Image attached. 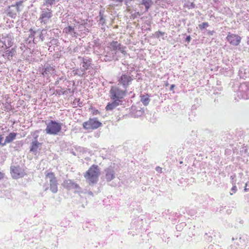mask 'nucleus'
Here are the masks:
<instances>
[{
	"label": "nucleus",
	"instance_id": "nucleus-1",
	"mask_svg": "<svg viewBox=\"0 0 249 249\" xmlns=\"http://www.w3.org/2000/svg\"><path fill=\"white\" fill-rule=\"evenodd\" d=\"M127 93L126 89H122L116 85L111 86L109 91V97L111 102L108 103L106 106V110L112 111L118 106L122 105Z\"/></svg>",
	"mask_w": 249,
	"mask_h": 249
},
{
	"label": "nucleus",
	"instance_id": "nucleus-2",
	"mask_svg": "<svg viewBox=\"0 0 249 249\" xmlns=\"http://www.w3.org/2000/svg\"><path fill=\"white\" fill-rule=\"evenodd\" d=\"M63 125V124L57 120H51L46 123L45 132L50 135H60L62 132Z\"/></svg>",
	"mask_w": 249,
	"mask_h": 249
},
{
	"label": "nucleus",
	"instance_id": "nucleus-3",
	"mask_svg": "<svg viewBox=\"0 0 249 249\" xmlns=\"http://www.w3.org/2000/svg\"><path fill=\"white\" fill-rule=\"evenodd\" d=\"M99 174V167L95 164L91 166L86 172L85 177L90 186H93L98 182Z\"/></svg>",
	"mask_w": 249,
	"mask_h": 249
},
{
	"label": "nucleus",
	"instance_id": "nucleus-4",
	"mask_svg": "<svg viewBox=\"0 0 249 249\" xmlns=\"http://www.w3.org/2000/svg\"><path fill=\"white\" fill-rule=\"evenodd\" d=\"M23 0L16 1L14 4L8 6L6 10L7 15L12 18H16L17 13L21 12L24 8Z\"/></svg>",
	"mask_w": 249,
	"mask_h": 249
},
{
	"label": "nucleus",
	"instance_id": "nucleus-5",
	"mask_svg": "<svg viewBox=\"0 0 249 249\" xmlns=\"http://www.w3.org/2000/svg\"><path fill=\"white\" fill-rule=\"evenodd\" d=\"M45 179H49V186H44V191H47L50 188V191L53 193H56L58 191V183L57 178L53 172L47 173L45 175Z\"/></svg>",
	"mask_w": 249,
	"mask_h": 249
},
{
	"label": "nucleus",
	"instance_id": "nucleus-6",
	"mask_svg": "<svg viewBox=\"0 0 249 249\" xmlns=\"http://www.w3.org/2000/svg\"><path fill=\"white\" fill-rule=\"evenodd\" d=\"M133 80V75L128 71L123 72L118 77V85L122 86L124 89L126 90Z\"/></svg>",
	"mask_w": 249,
	"mask_h": 249
},
{
	"label": "nucleus",
	"instance_id": "nucleus-7",
	"mask_svg": "<svg viewBox=\"0 0 249 249\" xmlns=\"http://www.w3.org/2000/svg\"><path fill=\"white\" fill-rule=\"evenodd\" d=\"M62 185L68 190H73V193L75 194H80L83 193L82 188L74 180L65 179Z\"/></svg>",
	"mask_w": 249,
	"mask_h": 249
},
{
	"label": "nucleus",
	"instance_id": "nucleus-8",
	"mask_svg": "<svg viewBox=\"0 0 249 249\" xmlns=\"http://www.w3.org/2000/svg\"><path fill=\"white\" fill-rule=\"evenodd\" d=\"M83 128L87 130H92L96 129L102 126V124L100 122L97 118L94 117L89 118V119L84 122L82 124Z\"/></svg>",
	"mask_w": 249,
	"mask_h": 249
},
{
	"label": "nucleus",
	"instance_id": "nucleus-9",
	"mask_svg": "<svg viewBox=\"0 0 249 249\" xmlns=\"http://www.w3.org/2000/svg\"><path fill=\"white\" fill-rule=\"evenodd\" d=\"M10 174L14 179L22 178L25 175L24 169L19 166H11Z\"/></svg>",
	"mask_w": 249,
	"mask_h": 249
},
{
	"label": "nucleus",
	"instance_id": "nucleus-10",
	"mask_svg": "<svg viewBox=\"0 0 249 249\" xmlns=\"http://www.w3.org/2000/svg\"><path fill=\"white\" fill-rule=\"evenodd\" d=\"M226 39L231 45L234 46H238L241 41V37L239 36L231 33H229Z\"/></svg>",
	"mask_w": 249,
	"mask_h": 249
},
{
	"label": "nucleus",
	"instance_id": "nucleus-11",
	"mask_svg": "<svg viewBox=\"0 0 249 249\" xmlns=\"http://www.w3.org/2000/svg\"><path fill=\"white\" fill-rule=\"evenodd\" d=\"M48 10H43L41 12V14L40 15L39 20L41 21V23H43L44 24H47L48 22L49 19L51 18L52 17V11L51 9L49 8H47Z\"/></svg>",
	"mask_w": 249,
	"mask_h": 249
},
{
	"label": "nucleus",
	"instance_id": "nucleus-12",
	"mask_svg": "<svg viewBox=\"0 0 249 249\" xmlns=\"http://www.w3.org/2000/svg\"><path fill=\"white\" fill-rule=\"evenodd\" d=\"M108 48L112 51H120L122 53H124V47L121 43L117 41H113L109 43Z\"/></svg>",
	"mask_w": 249,
	"mask_h": 249
},
{
	"label": "nucleus",
	"instance_id": "nucleus-13",
	"mask_svg": "<svg viewBox=\"0 0 249 249\" xmlns=\"http://www.w3.org/2000/svg\"><path fill=\"white\" fill-rule=\"evenodd\" d=\"M38 137V136L36 135L35 137V140L32 141V142L31 143V145L30 147V151L35 155L37 153V149L38 148L40 147L42 144V143L38 142L37 140Z\"/></svg>",
	"mask_w": 249,
	"mask_h": 249
},
{
	"label": "nucleus",
	"instance_id": "nucleus-14",
	"mask_svg": "<svg viewBox=\"0 0 249 249\" xmlns=\"http://www.w3.org/2000/svg\"><path fill=\"white\" fill-rule=\"evenodd\" d=\"M105 178L107 181H110L115 178V172L114 169L110 166L105 170Z\"/></svg>",
	"mask_w": 249,
	"mask_h": 249
},
{
	"label": "nucleus",
	"instance_id": "nucleus-15",
	"mask_svg": "<svg viewBox=\"0 0 249 249\" xmlns=\"http://www.w3.org/2000/svg\"><path fill=\"white\" fill-rule=\"evenodd\" d=\"M81 58L82 60L81 62L82 64L81 71H84L86 70H89L91 67L92 59L88 57H83Z\"/></svg>",
	"mask_w": 249,
	"mask_h": 249
},
{
	"label": "nucleus",
	"instance_id": "nucleus-16",
	"mask_svg": "<svg viewBox=\"0 0 249 249\" xmlns=\"http://www.w3.org/2000/svg\"><path fill=\"white\" fill-rule=\"evenodd\" d=\"M144 109L140 107H132L131 115L135 118L141 116L144 113Z\"/></svg>",
	"mask_w": 249,
	"mask_h": 249
},
{
	"label": "nucleus",
	"instance_id": "nucleus-17",
	"mask_svg": "<svg viewBox=\"0 0 249 249\" xmlns=\"http://www.w3.org/2000/svg\"><path fill=\"white\" fill-rule=\"evenodd\" d=\"M17 136V133L14 132H10L8 136L5 137L4 142L3 143V145H5L7 143L12 142L15 140Z\"/></svg>",
	"mask_w": 249,
	"mask_h": 249
},
{
	"label": "nucleus",
	"instance_id": "nucleus-18",
	"mask_svg": "<svg viewBox=\"0 0 249 249\" xmlns=\"http://www.w3.org/2000/svg\"><path fill=\"white\" fill-rule=\"evenodd\" d=\"M54 71V69L53 67H51L49 64H47L44 66L42 69V74L43 76L48 75L49 74H52L53 73Z\"/></svg>",
	"mask_w": 249,
	"mask_h": 249
},
{
	"label": "nucleus",
	"instance_id": "nucleus-19",
	"mask_svg": "<svg viewBox=\"0 0 249 249\" xmlns=\"http://www.w3.org/2000/svg\"><path fill=\"white\" fill-rule=\"evenodd\" d=\"M9 47H7V46H6V54L5 56L7 57V58L10 60L11 58H12L13 56H14L16 53V49L15 48H13L11 50H8V49Z\"/></svg>",
	"mask_w": 249,
	"mask_h": 249
},
{
	"label": "nucleus",
	"instance_id": "nucleus-20",
	"mask_svg": "<svg viewBox=\"0 0 249 249\" xmlns=\"http://www.w3.org/2000/svg\"><path fill=\"white\" fill-rule=\"evenodd\" d=\"M140 98L141 101L144 106H147L149 104L150 101V99L149 98V95L148 94H141L140 95Z\"/></svg>",
	"mask_w": 249,
	"mask_h": 249
},
{
	"label": "nucleus",
	"instance_id": "nucleus-21",
	"mask_svg": "<svg viewBox=\"0 0 249 249\" xmlns=\"http://www.w3.org/2000/svg\"><path fill=\"white\" fill-rule=\"evenodd\" d=\"M3 38L4 39L7 38L8 47H11L13 45L14 37L12 36L10 34H6Z\"/></svg>",
	"mask_w": 249,
	"mask_h": 249
},
{
	"label": "nucleus",
	"instance_id": "nucleus-22",
	"mask_svg": "<svg viewBox=\"0 0 249 249\" xmlns=\"http://www.w3.org/2000/svg\"><path fill=\"white\" fill-rule=\"evenodd\" d=\"M151 0H142V4L145 6V10L148 11L151 6Z\"/></svg>",
	"mask_w": 249,
	"mask_h": 249
},
{
	"label": "nucleus",
	"instance_id": "nucleus-23",
	"mask_svg": "<svg viewBox=\"0 0 249 249\" xmlns=\"http://www.w3.org/2000/svg\"><path fill=\"white\" fill-rule=\"evenodd\" d=\"M29 32H30V35H29V36H28V39L31 38V39H33V41L34 42V40H35L34 36L36 34V32L35 31H34L33 29H32V28H31L29 30Z\"/></svg>",
	"mask_w": 249,
	"mask_h": 249
},
{
	"label": "nucleus",
	"instance_id": "nucleus-24",
	"mask_svg": "<svg viewBox=\"0 0 249 249\" xmlns=\"http://www.w3.org/2000/svg\"><path fill=\"white\" fill-rule=\"evenodd\" d=\"M209 26V24L208 22H203L202 24H200L198 25V27L200 30H203L205 28H207Z\"/></svg>",
	"mask_w": 249,
	"mask_h": 249
},
{
	"label": "nucleus",
	"instance_id": "nucleus-25",
	"mask_svg": "<svg viewBox=\"0 0 249 249\" xmlns=\"http://www.w3.org/2000/svg\"><path fill=\"white\" fill-rule=\"evenodd\" d=\"M164 35V32L160 31H157L155 33V36L158 38H159L160 36H163Z\"/></svg>",
	"mask_w": 249,
	"mask_h": 249
},
{
	"label": "nucleus",
	"instance_id": "nucleus-26",
	"mask_svg": "<svg viewBox=\"0 0 249 249\" xmlns=\"http://www.w3.org/2000/svg\"><path fill=\"white\" fill-rule=\"evenodd\" d=\"M45 3L46 5L52 6L55 2V0H44Z\"/></svg>",
	"mask_w": 249,
	"mask_h": 249
},
{
	"label": "nucleus",
	"instance_id": "nucleus-27",
	"mask_svg": "<svg viewBox=\"0 0 249 249\" xmlns=\"http://www.w3.org/2000/svg\"><path fill=\"white\" fill-rule=\"evenodd\" d=\"M110 1H112L114 2V5L118 6L121 5L123 2H124V0H109Z\"/></svg>",
	"mask_w": 249,
	"mask_h": 249
},
{
	"label": "nucleus",
	"instance_id": "nucleus-28",
	"mask_svg": "<svg viewBox=\"0 0 249 249\" xmlns=\"http://www.w3.org/2000/svg\"><path fill=\"white\" fill-rule=\"evenodd\" d=\"M113 56L106 55L104 56V60L105 61H110L112 60Z\"/></svg>",
	"mask_w": 249,
	"mask_h": 249
},
{
	"label": "nucleus",
	"instance_id": "nucleus-29",
	"mask_svg": "<svg viewBox=\"0 0 249 249\" xmlns=\"http://www.w3.org/2000/svg\"><path fill=\"white\" fill-rule=\"evenodd\" d=\"M248 89V87L245 84L241 85L239 88V90H242V91L246 90Z\"/></svg>",
	"mask_w": 249,
	"mask_h": 249
},
{
	"label": "nucleus",
	"instance_id": "nucleus-30",
	"mask_svg": "<svg viewBox=\"0 0 249 249\" xmlns=\"http://www.w3.org/2000/svg\"><path fill=\"white\" fill-rule=\"evenodd\" d=\"M67 30L69 33H72L74 30V28L71 26H69L67 28Z\"/></svg>",
	"mask_w": 249,
	"mask_h": 249
},
{
	"label": "nucleus",
	"instance_id": "nucleus-31",
	"mask_svg": "<svg viewBox=\"0 0 249 249\" xmlns=\"http://www.w3.org/2000/svg\"><path fill=\"white\" fill-rule=\"evenodd\" d=\"M101 44L100 43L99 40H95L94 41V46L95 47H99Z\"/></svg>",
	"mask_w": 249,
	"mask_h": 249
},
{
	"label": "nucleus",
	"instance_id": "nucleus-32",
	"mask_svg": "<svg viewBox=\"0 0 249 249\" xmlns=\"http://www.w3.org/2000/svg\"><path fill=\"white\" fill-rule=\"evenodd\" d=\"M3 136L2 135L0 134V145H1V146H4L5 145H3V142H2V141L3 140Z\"/></svg>",
	"mask_w": 249,
	"mask_h": 249
},
{
	"label": "nucleus",
	"instance_id": "nucleus-33",
	"mask_svg": "<svg viewBox=\"0 0 249 249\" xmlns=\"http://www.w3.org/2000/svg\"><path fill=\"white\" fill-rule=\"evenodd\" d=\"M248 183H245V186H244V192H249V188H248Z\"/></svg>",
	"mask_w": 249,
	"mask_h": 249
},
{
	"label": "nucleus",
	"instance_id": "nucleus-34",
	"mask_svg": "<svg viewBox=\"0 0 249 249\" xmlns=\"http://www.w3.org/2000/svg\"><path fill=\"white\" fill-rule=\"evenodd\" d=\"M191 40V37L190 35H188L186 36L185 38V41L187 42L188 43H189Z\"/></svg>",
	"mask_w": 249,
	"mask_h": 249
},
{
	"label": "nucleus",
	"instance_id": "nucleus-35",
	"mask_svg": "<svg viewBox=\"0 0 249 249\" xmlns=\"http://www.w3.org/2000/svg\"><path fill=\"white\" fill-rule=\"evenodd\" d=\"M156 171L160 173H162V168L159 166H157L155 168Z\"/></svg>",
	"mask_w": 249,
	"mask_h": 249
},
{
	"label": "nucleus",
	"instance_id": "nucleus-36",
	"mask_svg": "<svg viewBox=\"0 0 249 249\" xmlns=\"http://www.w3.org/2000/svg\"><path fill=\"white\" fill-rule=\"evenodd\" d=\"M237 190V187L236 186H233L231 189V191L233 192V193H235Z\"/></svg>",
	"mask_w": 249,
	"mask_h": 249
},
{
	"label": "nucleus",
	"instance_id": "nucleus-37",
	"mask_svg": "<svg viewBox=\"0 0 249 249\" xmlns=\"http://www.w3.org/2000/svg\"><path fill=\"white\" fill-rule=\"evenodd\" d=\"M175 85L174 84L171 85L170 86V89H169L170 91H173L174 89V88H175Z\"/></svg>",
	"mask_w": 249,
	"mask_h": 249
},
{
	"label": "nucleus",
	"instance_id": "nucleus-38",
	"mask_svg": "<svg viewBox=\"0 0 249 249\" xmlns=\"http://www.w3.org/2000/svg\"><path fill=\"white\" fill-rule=\"evenodd\" d=\"M214 33V31H209L208 32V34L209 35H211V36H212L213 35V33Z\"/></svg>",
	"mask_w": 249,
	"mask_h": 249
},
{
	"label": "nucleus",
	"instance_id": "nucleus-39",
	"mask_svg": "<svg viewBox=\"0 0 249 249\" xmlns=\"http://www.w3.org/2000/svg\"><path fill=\"white\" fill-rule=\"evenodd\" d=\"M88 194L89 195L91 196H93V193L91 191H89L88 192Z\"/></svg>",
	"mask_w": 249,
	"mask_h": 249
},
{
	"label": "nucleus",
	"instance_id": "nucleus-40",
	"mask_svg": "<svg viewBox=\"0 0 249 249\" xmlns=\"http://www.w3.org/2000/svg\"><path fill=\"white\" fill-rule=\"evenodd\" d=\"M130 1V0H124V2L125 3V5H127V3L129 2Z\"/></svg>",
	"mask_w": 249,
	"mask_h": 249
},
{
	"label": "nucleus",
	"instance_id": "nucleus-41",
	"mask_svg": "<svg viewBox=\"0 0 249 249\" xmlns=\"http://www.w3.org/2000/svg\"><path fill=\"white\" fill-rule=\"evenodd\" d=\"M191 7H193V8H194L195 7V4L194 3H192L191 4Z\"/></svg>",
	"mask_w": 249,
	"mask_h": 249
},
{
	"label": "nucleus",
	"instance_id": "nucleus-42",
	"mask_svg": "<svg viewBox=\"0 0 249 249\" xmlns=\"http://www.w3.org/2000/svg\"><path fill=\"white\" fill-rule=\"evenodd\" d=\"M58 83H59V81L58 80H57V81H56L55 82V85H57V84H58Z\"/></svg>",
	"mask_w": 249,
	"mask_h": 249
},
{
	"label": "nucleus",
	"instance_id": "nucleus-43",
	"mask_svg": "<svg viewBox=\"0 0 249 249\" xmlns=\"http://www.w3.org/2000/svg\"><path fill=\"white\" fill-rule=\"evenodd\" d=\"M2 43H3V45H4L5 46H6L5 42H2Z\"/></svg>",
	"mask_w": 249,
	"mask_h": 249
},
{
	"label": "nucleus",
	"instance_id": "nucleus-44",
	"mask_svg": "<svg viewBox=\"0 0 249 249\" xmlns=\"http://www.w3.org/2000/svg\"><path fill=\"white\" fill-rule=\"evenodd\" d=\"M235 240V238H234V237H232V241H233V240Z\"/></svg>",
	"mask_w": 249,
	"mask_h": 249
},
{
	"label": "nucleus",
	"instance_id": "nucleus-45",
	"mask_svg": "<svg viewBox=\"0 0 249 249\" xmlns=\"http://www.w3.org/2000/svg\"><path fill=\"white\" fill-rule=\"evenodd\" d=\"M169 85V84L167 83V84H166V86H168Z\"/></svg>",
	"mask_w": 249,
	"mask_h": 249
},
{
	"label": "nucleus",
	"instance_id": "nucleus-46",
	"mask_svg": "<svg viewBox=\"0 0 249 249\" xmlns=\"http://www.w3.org/2000/svg\"><path fill=\"white\" fill-rule=\"evenodd\" d=\"M163 39H165V38L164 37H162Z\"/></svg>",
	"mask_w": 249,
	"mask_h": 249
},
{
	"label": "nucleus",
	"instance_id": "nucleus-47",
	"mask_svg": "<svg viewBox=\"0 0 249 249\" xmlns=\"http://www.w3.org/2000/svg\"><path fill=\"white\" fill-rule=\"evenodd\" d=\"M59 79H60V80H62V79H63V78H60Z\"/></svg>",
	"mask_w": 249,
	"mask_h": 249
}]
</instances>
